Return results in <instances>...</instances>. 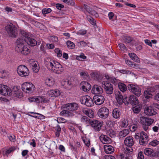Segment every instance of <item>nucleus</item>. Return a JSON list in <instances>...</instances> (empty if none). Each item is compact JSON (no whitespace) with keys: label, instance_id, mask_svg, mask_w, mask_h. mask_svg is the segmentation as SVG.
Listing matches in <instances>:
<instances>
[{"label":"nucleus","instance_id":"50","mask_svg":"<svg viewBox=\"0 0 159 159\" xmlns=\"http://www.w3.org/2000/svg\"><path fill=\"white\" fill-rule=\"evenodd\" d=\"M30 113L31 114H36L37 115V116H32V115H30L31 116L34 117H35L36 118H38L39 119H42L43 117V116L40 114L38 113H35L34 112H30Z\"/></svg>","mask_w":159,"mask_h":159},{"label":"nucleus","instance_id":"20","mask_svg":"<svg viewBox=\"0 0 159 159\" xmlns=\"http://www.w3.org/2000/svg\"><path fill=\"white\" fill-rule=\"evenodd\" d=\"M116 95V99L118 103L120 104H122L123 103L126 102L125 97L123 98L122 94L120 92H118Z\"/></svg>","mask_w":159,"mask_h":159},{"label":"nucleus","instance_id":"16","mask_svg":"<svg viewBox=\"0 0 159 159\" xmlns=\"http://www.w3.org/2000/svg\"><path fill=\"white\" fill-rule=\"evenodd\" d=\"M105 98L102 95H97L94 96L93 100L95 104L98 105L102 104L105 101Z\"/></svg>","mask_w":159,"mask_h":159},{"label":"nucleus","instance_id":"41","mask_svg":"<svg viewBox=\"0 0 159 159\" xmlns=\"http://www.w3.org/2000/svg\"><path fill=\"white\" fill-rule=\"evenodd\" d=\"M91 120L86 116H83L81 118V121L86 124H90Z\"/></svg>","mask_w":159,"mask_h":159},{"label":"nucleus","instance_id":"5","mask_svg":"<svg viewBox=\"0 0 159 159\" xmlns=\"http://www.w3.org/2000/svg\"><path fill=\"white\" fill-rule=\"evenodd\" d=\"M6 31L8 35L11 37H16L18 35L16 27L13 25H7L5 27Z\"/></svg>","mask_w":159,"mask_h":159},{"label":"nucleus","instance_id":"55","mask_svg":"<svg viewBox=\"0 0 159 159\" xmlns=\"http://www.w3.org/2000/svg\"><path fill=\"white\" fill-rule=\"evenodd\" d=\"M52 11V10L50 8H44L42 10V12L43 15L50 13Z\"/></svg>","mask_w":159,"mask_h":159},{"label":"nucleus","instance_id":"27","mask_svg":"<svg viewBox=\"0 0 159 159\" xmlns=\"http://www.w3.org/2000/svg\"><path fill=\"white\" fill-rule=\"evenodd\" d=\"M19 87L17 86H14L13 87L12 94H14L15 96L18 98H21L22 96V93L19 91Z\"/></svg>","mask_w":159,"mask_h":159},{"label":"nucleus","instance_id":"46","mask_svg":"<svg viewBox=\"0 0 159 159\" xmlns=\"http://www.w3.org/2000/svg\"><path fill=\"white\" fill-rule=\"evenodd\" d=\"M68 47L70 49H74L75 47V44L70 41H68L66 42Z\"/></svg>","mask_w":159,"mask_h":159},{"label":"nucleus","instance_id":"22","mask_svg":"<svg viewBox=\"0 0 159 159\" xmlns=\"http://www.w3.org/2000/svg\"><path fill=\"white\" fill-rule=\"evenodd\" d=\"M61 85L63 88L70 90L72 88L73 84L71 81L66 80L62 82Z\"/></svg>","mask_w":159,"mask_h":159},{"label":"nucleus","instance_id":"51","mask_svg":"<svg viewBox=\"0 0 159 159\" xmlns=\"http://www.w3.org/2000/svg\"><path fill=\"white\" fill-rule=\"evenodd\" d=\"M128 122L127 120H124L122 121L120 126L122 127L125 128L128 126Z\"/></svg>","mask_w":159,"mask_h":159},{"label":"nucleus","instance_id":"33","mask_svg":"<svg viewBox=\"0 0 159 159\" xmlns=\"http://www.w3.org/2000/svg\"><path fill=\"white\" fill-rule=\"evenodd\" d=\"M118 86L120 90L122 92H125L127 89L126 86L124 84L122 83H119Z\"/></svg>","mask_w":159,"mask_h":159},{"label":"nucleus","instance_id":"3","mask_svg":"<svg viewBox=\"0 0 159 159\" xmlns=\"http://www.w3.org/2000/svg\"><path fill=\"white\" fill-rule=\"evenodd\" d=\"M154 121L153 119L144 116H141L139 118V122L142 125L144 130L146 131L149 126L151 125Z\"/></svg>","mask_w":159,"mask_h":159},{"label":"nucleus","instance_id":"48","mask_svg":"<svg viewBox=\"0 0 159 159\" xmlns=\"http://www.w3.org/2000/svg\"><path fill=\"white\" fill-rule=\"evenodd\" d=\"M86 57L84 55V54L83 53H81L80 56L76 57V59L77 60L82 61L83 59H86Z\"/></svg>","mask_w":159,"mask_h":159},{"label":"nucleus","instance_id":"59","mask_svg":"<svg viewBox=\"0 0 159 159\" xmlns=\"http://www.w3.org/2000/svg\"><path fill=\"white\" fill-rule=\"evenodd\" d=\"M159 143V141L157 140H154L149 143V145L153 146H155Z\"/></svg>","mask_w":159,"mask_h":159},{"label":"nucleus","instance_id":"13","mask_svg":"<svg viewBox=\"0 0 159 159\" xmlns=\"http://www.w3.org/2000/svg\"><path fill=\"white\" fill-rule=\"evenodd\" d=\"M125 100L126 102L125 103V104L126 105L130 103L133 105H139V103L138 98L133 95H130L128 98L125 97Z\"/></svg>","mask_w":159,"mask_h":159},{"label":"nucleus","instance_id":"38","mask_svg":"<svg viewBox=\"0 0 159 159\" xmlns=\"http://www.w3.org/2000/svg\"><path fill=\"white\" fill-rule=\"evenodd\" d=\"M129 56L132 60L136 62H138L139 60L137 56L134 53H130L128 54Z\"/></svg>","mask_w":159,"mask_h":159},{"label":"nucleus","instance_id":"21","mask_svg":"<svg viewBox=\"0 0 159 159\" xmlns=\"http://www.w3.org/2000/svg\"><path fill=\"white\" fill-rule=\"evenodd\" d=\"M124 143L125 145L130 147L133 145L134 141L133 138L132 136H129L125 138L124 141Z\"/></svg>","mask_w":159,"mask_h":159},{"label":"nucleus","instance_id":"44","mask_svg":"<svg viewBox=\"0 0 159 159\" xmlns=\"http://www.w3.org/2000/svg\"><path fill=\"white\" fill-rule=\"evenodd\" d=\"M120 158V159H132L130 154H121Z\"/></svg>","mask_w":159,"mask_h":159},{"label":"nucleus","instance_id":"2","mask_svg":"<svg viewBox=\"0 0 159 159\" xmlns=\"http://www.w3.org/2000/svg\"><path fill=\"white\" fill-rule=\"evenodd\" d=\"M65 107L66 110H63L62 111L63 114L67 115V116H73L74 114L72 112L77 110L78 108V105L76 103H70L65 105Z\"/></svg>","mask_w":159,"mask_h":159},{"label":"nucleus","instance_id":"42","mask_svg":"<svg viewBox=\"0 0 159 159\" xmlns=\"http://www.w3.org/2000/svg\"><path fill=\"white\" fill-rule=\"evenodd\" d=\"M106 134L108 135H109L110 137H114V132L112 129H110L107 128L106 129Z\"/></svg>","mask_w":159,"mask_h":159},{"label":"nucleus","instance_id":"57","mask_svg":"<svg viewBox=\"0 0 159 159\" xmlns=\"http://www.w3.org/2000/svg\"><path fill=\"white\" fill-rule=\"evenodd\" d=\"M138 128V125L136 124H134L131 125L130 127V129L131 131H134L137 129Z\"/></svg>","mask_w":159,"mask_h":159},{"label":"nucleus","instance_id":"9","mask_svg":"<svg viewBox=\"0 0 159 159\" xmlns=\"http://www.w3.org/2000/svg\"><path fill=\"white\" fill-rule=\"evenodd\" d=\"M0 93L4 96H10L12 94V91L7 86L0 84Z\"/></svg>","mask_w":159,"mask_h":159},{"label":"nucleus","instance_id":"19","mask_svg":"<svg viewBox=\"0 0 159 159\" xmlns=\"http://www.w3.org/2000/svg\"><path fill=\"white\" fill-rule=\"evenodd\" d=\"M103 92L101 86L97 85H94L92 87V92L94 94H102Z\"/></svg>","mask_w":159,"mask_h":159},{"label":"nucleus","instance_id":"40","mask_svg":"<svg viewBox=\"0 0 159 159\" xmlns=\"http://www.w3.org/2000/svg\"><path fill=\"white\" fill-rule=\"evenodd\" d=\"M56 131L55 133L56 136L58 138L60 136V133L61 130V129L59 125H57L55 128Z\"/></svg>","mask_w":159,"mask_h":159},{"label":"nucleus","instance_id":"53","mask_svg":"<svg viewBox=\"0 0 159 159\" xmlns=\"http://www.w3.org/2000/svg\"><path fill=\"white\" fill-rule=\"evenodd\" d=\"M23 45H16V50L18 52H21L23 49Z\"/></svg>","mask_w":159,"mask_h":159},{"label":"nucleus","instance_id":"25","mask_svg":"<svg viewBox=\"0 0 159 159\" xmlns=\"http://www.w3.org/2000/svg\"><path fill=\"white\" fill-rule=\"evenodd\" d=\"M101 142L104 144L109 143L111 142V139L107 135L102 134L100 137Z\"/></svg>","mask_w":159,"mask_h":159},{"label":"nucleus","instance_id":"39","mask_svg":"<svg viewBox=\"0 0 159 159\" xmlns=\"http://www.w3.org/2000/svg\"><path fill=\"white\" fill-rule=\"evenodd\" d=\"M16 149V148L14 147H12L8 149H6L5 150V153L6 154H9L13 152Z\"/></svg>","mask_w":159,"mask_h":159},{"label":"nucleus","instance_id":"14","mask_svg":"<svg viewBox=\"0 0 159 159\" xmlns=\"http://www.w3.org/2000/svg\"><path fill=\"white\" fill-rule=\"evenodd\" d=\"M89 124L96 131H100L102 125L101 122L95 120H91Z\"/></svg>","mask_w":159,"mask_h":159},{"label":"nucleus","instance_id":"1","mask_svg":"<svg viewBox=\"0 0 159 159\" xmlns=\"http://www.w3.org/2000/svg\"><path fill=\"white\" fill-rule=\"evenodd\" d=\"M44 63L49 70L56 74H61L64 70L63 67L59 62L49 58L46 59Z\"/></svg>","mask_w":159,"mask_h":159},{"label":"nucleus","instance_id":"32","mask_svg":"<svg viewBox=\"0 0 159 159\" xmlns=\"http://www.w3.org/2000/svg\"><path fill=\"white\" fill-rule=\"evenodd\" d=\"M129 129H124L120 132L119 134V137L120 138L125 137L129 133Z\"/></svg>","mask_w":159,"mask_h":159},{"label":"nucleus","instance_id":"17","mask_svg":"<svg viewBox=\"0 0 159 159\" xmlns=\"http://www.w3.org/2000/svg\"><path fill=\"white\" fill-rule=\"evenodd\" d=\"M139 142L140 144L142 145H145L148 143V136H147L146 133L143 131H142L140 133Z\"/></svg>","mask_w":159,"mask_h":159},{"label":"nucleus","instance_id":"31","mask_svg":"<svg viewBox=\"0 0 159 159\" xmlns=\"http://www.w3.org/2000/svg\"><path fill=\"white\" fill-rule=\"evenodd\" d=\"M121 114V113L119 109L118 108L114 109L112 111L113 117L117 119L119 118Z\"/></svg>","mask_w":159,"mask_h":159},{"label":"nucleus","instance_id":"58","mask_svg":"<svg viewBox=\"0 0 159 159\" xmlns=\"http://www.w3.org/2000/svg\"><path fill=\"white\" fill-rule=\"evenodd\" d=\"M153 154L152 155V157H159V146H158L157 150L154 152Z\"/></svg>","mask_w":159,"mask_h":159},{"label":"nucleus","instance_id":"64","mask_svg":"<svg viewBox=\"0 0 159 159\" xmlns=\"http://www.w3.org/2000/svg\"><path fill=\"white\" fill-rule=\"evenodd\" d=\"M83 141L85 145L87 147L89 146L90 145V141L89 139H83Z\"/></svg>","mask_w":159,"mask_h":159},{"label":"nucleus","instance_id":"61","mask_svg":"<svg viewBox=\"0 0 159 159\" xmlns=\"http://www.w3.org/2000/svg\"><path fill=\"white\" fill-rule=\"evenodd\" d=\"M8 138L10 141L14 142L16 140L15 136L13 135H10L8 136Z\"/></svg>","mask_w":159,"mask_h":159},{"label":"nucleus","instance_id":"24","mask_svg":"<svg viewBox=\"0 0 159 159\" xmlns=\"http://www.w3.org/2000/svg\"><path fill=\"white\" fill-rule=\"evenodd\" d=\"M144 113L147 115L150 116L154 115L156 114V112L150 107H147L145 108Z\"/></svg>","mask_w":159,"mask_h":159},{"label":"nucleus","instance_id":"36","mask_svg":"<svg viewBox=\"0 0 159 159\" xmlns=\"http://www.w3.org/2000/svg\"><path fill=\"white\" fill-rule=\"evenodd\" d=\"M144 152L145 154L147 156L152 157L153 153V150L151 148H147L144 150Z\"/></svg>","mask_w":159,"mask_h":159},{"label":"nucleus","instance_id":"30","mask_svg":"<svg viewBox=\"0 0 159 159\" xmlns=\"http://www.w3.org/2000/svg\"><path fill=\"white\" fill-rule=\"evenodd\" d=\"M45 81L46 84L49 87L53 86L55 84L54 80L52 77L47 78Z\"/></svg>","mask_w":159,"mask_h":159},{"label":"nucleus","instance_id":"62","mask_svg":"<svg viewBox=\"0 0 159 159\" xmlns=\"http://www.w3.org/2000/svg\"><path fill=\"white\" fill-rule=\"evenodd\" d=\"M118 46L119 47L120 49L121 50H124L126 48L125 45L123 43L119 44Z\"/></svg>","mask_w":159,"mask_h":159},{"label":"nucleus","instance_id":"4","mask_svg":"<svg viewBox=\"0 0 159 159\" xmlns=\"http://www.w3.org/2000/svg\"><path fill=\"white\" fill-rule=\"evenodd\" d=\"M20 34L25 37V42L31 46H34L37 44V41L34 39L30 38L28 33L26 31L21 30Z\"/></svg>","mask_w":159,"mask_h":159},{"label":"nucleus","instance_id":"49","mask_svg":"<svg viewBox=\"0 0 159 159\" xmlns=\"http://www.w3.org/2000/svg\"><path fill=\"white\" fill-rule=\"evenodd\" d=\"M54 51L57 54V57H60L62 56V52L59 48H55Z\"/></svg>","mask_w":159,"mask_h":159},{"label":"nucleus","instance_id":"45","mask_svg":"<svg viewBox=\"0 0 159 159\" xmlns=\"http://www.w3.org/2000/svg\"><path fill=\"white\" fill-rule=\"evenodd\" d=\"M141 107L139 106H136L133 108V110L134 113L138 114L139 113L141 109Z\"/></svg>","mask_w":159,"mask_h":159},{"label":"nucleus","instance_id":"26","mask_svg":"<svg viewBox=\"0 0 159 159\" xmlns=\"http://www.w3.org/2000/svg\"><path fill=\"white\" fill-rule=\"evenodd\" d=\"M133 40V38L129 36H124L121 39L122 42L126 44L130 43Z\"/></svg>","mask_w":159,"mask_h":159},{"label":"nucleus","instance_id":"11","mask_svg":"<svg viewBox=\"0 0 159 159\" xmlns=\"http://www.w3.org/2000/svg\"><path fill=\"white\" fill-rule=\"evenodd\" d=\"M102 86L104 89L107 94H111L112 93L113 86L110 83L107 81H103L102 83Z\"/></svg>","mask_w":159,"mask_h":159},{"label":"nucleus","instance_id":"23","mask_svg":"<svg viewBox=\"0 0 159 159\" xmlns=\"http://www.w3.org/2000/svg\"><path fill=\"white\" fill-rule=\"evenodd\" d=\"M81 84L83 85L81 89L84 92H87L91 89V85L87 82H82L81 83Z\"/></svg>","mask_w":159,"mask_h":159},{"label":"nucleus","instance_id":"6","mask_svg":"<svg viewBox=\"0 0 159 159\" xmlns=\"http://www.w3.org/2000/svg\"><path fill=\"white\" fill-rule=\"evenodd\" d=\"M17 71L19 75L22 77H26L29 75L30 72L28 68L23 65L18 66Z\"/></svg>","mask_w":159,"mask_h":159},{"label":"nucleus","instance_id":"12","mask_svg":"<svg viewBox=\"0 0 159 159\" xmlns=\"http://www.w3.org/2000/svg\"><path fill=\"white\" fill-rule=\"evenodd\" d=\"M109 111L108 108L103 107H101L98 112V115L102 119H106L109 116Z\"/></svg>","mask_w":159,"mask_h":159},{"label":"nucleus","instance_id":"7","mask_svg":"<svg viewBox=\"0 0 159 159\" xmlns=\"http://www.w3.org/2000/svg\"><path fill=\"white\" fill-rule=\"evenodd\" d=\"M34 85L30 82H25L22 85L21 89L25 92L31 93L35 90Z\"/></svg>","mask_w":159,"mask_h":159},{"label":"nucleus","instance_id":"29","mask_svg":"<svg viewBox=\"0 0 159 159\" xmlns=\"http://www.w3.org/2000/svg\"><path fill=\"white\" fill-rule=\"evenodd\" d=\"M104 149L105 152L108 154L113 152L114 150L113 147L111 145H104Z\"/></svg>","mask_w":159,"mask_h":159},{"label":"nucleus","instance_id":"18","mask_svg":"<svg viewBox=\"0 0 159 159\" xmlns=\"http://www.w3.org/2000/svg\"><path fill=\"white\" fill-rule=\"evenodd\" d=\"M90 76L92 78L98 81L102 80L103 78V75L99 71L93 72L90 74Z\"/></svg>","mask_w":159,"mask_h":159},{"label":"nucleus","instance_id":"60","mask_svg":"<svg viewBox=\"0 0 159 159\" xmlns=\"http://www.w3.org/2000/svg\"><path fill=\"white\" fill-rule=\"evenodd\" d=\"M109 81L115 85L118 84L117 80L115 78L111 77V78H110V80Z\"/></svg>","mask_w":159,"mask_h":159},{"label":"nucleus","instance_id":"35","mask_svg":"<svg viewBox=\"0 0 159 159\" xmlns=\"http://www.w3.org/2000/svg\"><path fill=\"white\" fill-rule=\"evenodd\" d=\"M31 65L32 66V69L33 71L35 73L37 72L39 70V67L37 66L36 62L34 61L31 63Z\"/></svg>","mask_w":159,"mask_h":159},{"label":"nucleus","instance_id":"52","mask_svg":"<svg viewBox=\"0 0 159 159\" xmlns=\"http://www.w3.org/2000/svg\"><path fill=\"white\" fill-rule=\"evenodd\" d=\"M87 18L89 21L93 25H95L96 24L95 21L90 16H87Z\"/></svg>","mask_w":159,"mask_h":159},{"label":"nucleus","instance_id":"8","mask_svg":"<svg viewBox=\"0 0 159 159\" xmlns=\"http://www.w3.org/2000/svg\"><path fill=\"white\" fill-rule=\"evenodd\" d=\"M128 89L137 96L141 94V89L138 86L133 84H129L127 86Z\"/></svg>","mask_w":159,"mask_h":159},{"label":"nucleus","instance_id":"56","mask_svg":"<svg viewBox=\"0 0 159 159\" xmlns=\"http://www.w3.org/2000/svg\"><path fill=\"white\" fill-rule=\"evenodd\" d=\"M133 149L130 147L129 148H126L125 149V152L124 154H130V153H132Z\"/></svg>","mask_w":159,"mask_h":159},{"label":"nucleus","instance_id":"15","mask_svg":"<svg viewBox=\"0 0 159 159\" xmlns=\"http://www.w3.org/2000/svg\"><path fill=\"white\" fill-rule=\"evenodd\" d=\"M32 101L30 102H34L37 103H48L49 100L46 97L39 96L37 97H33Z\"/></svg>","mask_w":159,"mask_h":159},{"label":"nucleus","instance_id":"34","mask_svg":"<svg viewBox=\"0 0 159 159\" xmlns=\"http://www.w3.org/2000/svg\"><path fill=\"white\" fill-rule=\"evenodd\" d=\"M49 94L52 96L57 97L60 95V92L58 90L56 89L50 90L49 91Z\"/></svg>","mask_w":159,"mask_h":159},{"label":"nucleus","instance_id":"63","mask_svg":"<svg viewBox=\"0 0 159 159\" xmlns=\"http://www.w3.org/2000/svg\"><path fill=\"white\" fill-rule=\"evenodd\" d=\"M144 156L143 155V152H140L138 154V159H143Z\"/></svg>","mask_w":159,"mask_h":159},{"label":"nucleus","instance_id":"43","mask_svg":"<svg viewBox=\"0 0 159 159\" xmlns=\"http://www.w3.org/2000/svg\"><path fill=\"white\" fill-rule=\"evenodd\" d=\"M30 49L27 48V47L24 46L23 47V49L21 53L25 55H26L30 53Z\"/></svg>","mask_w":159,"mask_h":159},{"label":"nucleus","instance_id":"10","mask_svg":"<svg viewBox=\"0 0 159 159\" xmlns=\"http://www.w3.org/2000/svg\"><path fill=\"white\" fill-rule=\"evenodd\" d=\"M80 101L81 104H84L87 107H91L94 104L92 99L89 96L81 97Z\"/></svg>","mask_w":159,"mask_h":159},{"label":"nucleus","instance_id":"37","mask_svg":"<svg viewBox=\"0 0 159 159\" xmlns=\"http://www.w3.org/2000/svg\"><path fill=\"white\" fill-rule=\"evenodd\" d=\"M20 38H18L16 42V45H23L25 41V37L21 35Z\"/></svg>","mask_w":159,"mask_h":159},{"label":"nucleus","instance_id":"28","mask_svg":"<svg viewBox=\"0 0 159 159\" xmlns=\"http://www.w3.org/2000/svg\"><path fill=\"white\" fill-rule=\"evenodd\" d=\"M84 9L89 12V13L92 15L94 16L97 17L98 16V14L94 10H93L91 8H90L89 6L86 5H84Z\"/></svg>","mask_w":159,"mask_h":159},{"label":"nucleus","instance_id":"54","mask_svg":"<svg viewBox=\"0 0 159 159\" xmlns=\"http://www.w3.org/2000/svg\"><path fill=\"white\" fill-rule=\"evenodd\" d=\"M7 75L6 72L5 70H0V78H4Z\"/></svg>","mask_w":159,"mask_h":159},{"label":"nucleus","instance_id":"47","mask_svg":"<svg viewBox=\"0 0 159 159\" xmlns=\"http://www.w3.org/2000/svg\"><path fill=\"white\" fill-rule=\"evenodd\" d=\"M152 96V95L149 91L146 90L144 91V96L146 98L149 99Z\"/></svg>","mask_w":159,"mask_h":159}]
</instances>
